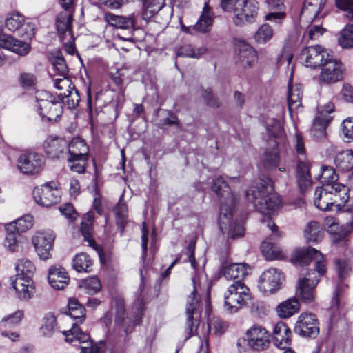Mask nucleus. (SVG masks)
<instances>
[{
  "mask_svg": "<svg viewBox=\"0 0 353 353\" xmlns=\"http://www.w3.org/2000/svg\"><path fill=\"white\" fill-rule=\"evenodd\" d=\"M212 190L219 198L221 230L223 234L227 233L228 236L232 239L243 236L245 232L243 224L237 221H232L238 198L231 192L230 186L221 176L214 179Z\"/></svg>",
  "mask_w": 353,
  "mask_h": 353,
  "instance_id": "obj_1",
  "label": "nucleus"
},
{
  "mask_svg": "<svg viewBox=\"0 0 353 353\" xmlns=\"http://www.w3.org/2000/svg\"><path fill=\"white\" fill-rule=\"evenodd\" d=\"M272 190V187L269 182L261 180L256 186L247 191L246 197L256 210L270 215L281 203L279 196Z\"/></svg>",
  "mask_w": 353,
  "mask_h": 353,
  "instance_id": "obj_2",
  "label": "nucleus"
},
{
  "mask_svg": "<svg viewBox=\"0 0 353 353\" xmlns=\"http://www.w3.org/2000/svg\"><path fill=\"white\" fill-rule=\"evenodd\" d=\"M350 189L343 184H336L330 188H316L314 193L315 206L323 211L333 210V207L340 209L349 200Z\"/></svg>",
  "mask_w": 353,
  "mask_h": 353,
  "instance_id": "obj_3",
  "label": "nucleus"
},
{
  "mask_svg": "<svg viewBox=\"0 0 353 353\" xmlns=\"http://www.w3.org/2000/svg\"><path fill=\"white\" fill-rule=\"evenodd\" d=\"M39 115L49 122L57 121L63 113L61 101L50 92L38 90L35 95Z\"/></svg>",
  "mask_w": 353,
  "mask_h": 353,
  "instance_id": "obj_4",
  "label": "nucleus"
},
{
  "mask_svg": "<svg viewBox=\"0 0 353 353\" xmlns=\"http://www.w3.org/2000/svg\"><path fill=\"white\" fill-rule=\"evenodd\" d=\"M193 284V290L187 298L186 315L187 320L185 323V330L188 333L187 338L191 337L197 330L199 325L200 311V296L199 290L200 289V282L197 276L192 278Z\"/></svg>",
  "mask_w": 353,
  "mask_h": 353,
  "instance_id": "obj_5",
  "label": "nucleus"
},
{
  "mask_svg": "<svg viewBox=\"0 0 353 353\" xmlns=\"http://www.w3.org/2000/svg\"><path fill=\"white\" fill-rule=\"evenodd\" d=\"M250 299L249 289L240 281L230 285L225 294L224 306L230 314L237 312Z\"/></svg>",
  "mask_w": 353,
  "mask_h": 353,
  "instance_id": "obj_6",
  "label": "nucleus"
},
{
  "mask_svg": "<svg viewBox=\"0 0 353 353\" xmlns=\"http://www.w3.org/2000/svg\"><path fill=\"white\" fill-rule=\"evenodd\" d=\"M321 253L313 248H302L296 249L292 255V260L300 265H307L312 261H314V268L307 272H316L319 276H323L325 272V265L323 263Z\"/></svg>",
  "mask_w": 353,
  "mask_h": 353,
  "instance_id": "obj_7",
  "label": "nucleus"
},
{
  "mask_svg": "<svg viewBox=\"0 0 353 353\" xmlns=\"http://www.w3.org/2000/svg\"><path fill=\"white\" fill-rule=\"evenodd\" d=\"M246 339H239L237 346L241 347L242 342L247 341L248 345L254 352L267 350L270 345V334L263 327L254 325L247 330Z\"/></svg>",
  "mask_w": 353,
  "mask_h": 353,
  "instance_id": "obj_8",
  "label": "nucleus"
},
{
  "mask_svg": "<svg viewBox=\"0 0 353 353\" xmlns=\"http://www.w3.org/2000/svg\"><path fill=\"white\" fill-rule=\"evenodd\" d=\"M318 273L307 272L306 274H301L296 286V294L302 302L310 303L315 299V288L319 281Z\"/></svg>",
  "mask_w": 353,
  "mask_h": 353,
  "instance_id": "obj_9",
  "label": "nucleus"
},
{
  "mask_svg": "<svg viewBox=\"0 0 353 353\" xmlns=\"http://www.w3.org/2000/svg\"><path fill=\"white\" fill-rule=\"evenodd\" d=\"M63 333L67 342H79L80 353H102L101 348L97 344L94 343L93 341L90 339V335L82 332L76 323L73 324L70 330L64 331Z\"/></svg>",
  "mask_w": 353,
  "mask_h": 353,
  "instance_id": "obj_10",
  "label": "nucleus"
},
{
  "mask_svg": "<svg viewBox=\"0 0 353 353\" xmlns=\"http://www.w3.org/2000/svg\"><path fill=\"white\" fill-rule=\"evenodd\" d=\"M285 276L281 270L270 268L263 272L259 279V289L265 294H271L281 288Z\"/></svg>",
  "mask_w": 353,
  "mask_h": 353,
  "instance_id": "obj_11",
  "label": "nucleus"
},
{
  "mask_svg": "<svg viewBox=\"0 0 353 353\" xmlns=\"http://www.w3.org/2000/svg\"><path fill=\"white\" fill-rule=\"evenodd\" d=\"M321 71L319 80L324 84H332L343 79L344 67L337 59L327 57L321 65Z\"/></svg>",
  "mask_w": 353,
  "mask_h": 353,
  "instance_id": "obj_12",
  "label": "nucleus"
},
{
  "mask_svg": "<svg viewBox=\"0 0 353 353\" xmlns=\"http://www.w3.org/2000/svg\"><path fill=\"white\" fill-rule=\"evenodd\" d=\"M319 321L314 314L302 313L294 326V332L303 337L316 338L319 333Z\"/></svg>",
  "mask_w": 353,
  "mask_h": 353,
  "instance_id": "obj_13",
  "label": "nucleus"
},
{
  "mask_svg": "<svg viewBox=\"0 0 353 353\" xmlns=\"http://www.w3.org/2000/svg\"><path fill=\"white\" fill-rule=\"evenodd\" d=\"M55 234L52 231L37 232L32 239V243L39 257L47 260L51 257Z\"/></svg>",
  "mask_w": 353,
  "mask_h": 353,
  "instance_id": "obj_14",
  "label": "nucleus"
},
{
  "mask_svg": "<svg viewBox=\"0 0 353 353\" xmlns=\"http://www.w3.org/2000/svg\"><path fill=\"white\" fill-rule=\"evenodd\" d=\"M324 48L319 45L310 46L304 48L299 55L301 61L307 68H316L320 67L324 61L329 57Z\"/></svg>",
  "mask_w": 353,
  "mask_h": 353,
  "instance_id": "obj_15",
  "label": "nucleus"
},
{
  "mask_svg": "<svg viewBox=\"0 0 353 353\" xmlns=\"http://www.w3.org/2000/svg\"><path fill=\"white\" fill-rule=\"evenodd\" d=\"M259 11V3L255 0H241L239 7L235 10L234 23L236 26H242L245 22H252L256 17Z\"/></svg>",
  "mask_w": 353,
  "mask_h": 353,
  "instance_id": "obj_16",
  "label": "nucleus"
},
{
  "mask_svg": "<svg viewBox=\"0 0 353 353\" xmlns=\"http://www.w3.org/2000/svg\"><path fill=\"white\" fill-rule=\"evenodd\" d=\"M34 199L37 203L43 207H50L57 204L61 199L59 190L49 183H46L41 188H35L33 190Z\"/></svg>",
  "mask_w": 353,
  "mask_h": 353,
  "instance_id": "obj_17",
  "label": "nucleus"
},
{
  "mask_svg": "<svg viewBox=\"0 0 353 353\" xmlns=\"http://www.w3.org/2000/svg\"><path fill=\"white\" fill-rule=\"evenodd\" d=\"M5 26L11 32H17V35L25 39L34 36V29L30 23H25L24 17L19 13L13 14L6 19Z\"/></svg>",
  "mask_w": 353,
  "mask_h": 353,
  "instance_id": "obj_18",
  "label": "nucleus"
},
{
  "mask_svg": "<svg viewBox=\"0 0 353 353\" xmlns=\"http://www.w3.org/2000/svg\"><path fill=\"white\" fill-rule=\"evenodd\" d=\"M43 157L34 152L23 154L18 159L19 170L26 174L39 173L43 167Z\"/></svg>",
  "mask_w": 353,
  "mask_h": 353,
  "instance_id": "obj_19",
  "label": "nucleus"
},
{
  "mask_svg": "<svg viewBox=\"0 0 353 353\" xmlns=\"http://www.w3.org/2000/svg\"><path fill=\"white\" fill-rule=\"evenodd\" d=\"M268 227L271 230L272 234L265 239L261 246L263 254L270 260L278 259L281 254L280 251L274 243L280 236L281 234L278 231V228L270 219L268 220Z\"/></svg>",
  "mask_w": 353,
  "mask_h": 353,
  "instance_id": "obj_20",
  "label": "nucleus"
},
{
  "mask_svg": "<svg viewBox=\"0 0 353 353\" xmlns=\"http://www.w3.org/2000/svg\"><path fill=\"white\" fill-rule=\"evenodd\" d=\"M0 48L10 50L19 56L27 55L31 50L29 43L17 40L3 32L0 33Z\"/></svg>",
  "mask_w": 353,
  "mask_h": 353,
  "instance_id": "obj_21",
  "label": "nucleus"
},
{
  "mask_svg": "<svg viewBox=\"0 0 353 353\" xmlns=\"http://www.w3.org/2000/svg\"><path fill=\"white\" fill-rule=\"evenodd\" d=\"M46 154L51 159H63L67 157L68 142L59 137H49L45 141Z\"/></svg>",
  "mask_w": 353,
  "mask_h": 353,
  "instance_id": "obj_22",
  "label": "nucleus"
},
{
  "mask_svg": "<svg viewBox=\"0 0 353 353\" xmlns=\"http://www.w3.org/2000/svg\"><path fill=\"white\" fill-rule=\"evenodd\" d=\"M334 105L331 102L319 107L318 115L314 119L312 131L319 132L321 135L324 134L327 126L332 119L329 114L334 112Z\"/></svg>",
  "mask_w": 353,
  "mask_h": 353,
  "instance_id": "obj_23",
  "label": "nucleus"
},
{
  "mask_svg": "<svg viewBox=\"0 0 353 353\" xmlns=\"http://www.w3.org/2000/svg\"><path fill=\"white\" fill-rule=\"evenodd\" d=\"M11 283L21 300L28 301L34 293L33 281L32 279H29L28 276L26 277L16 276L14 279H12Z\"/></svg>",
  "mask_w": 353,
  "mask_h": 353,
  "instance_id": "obj_24",
  "label": "nucleus"
},
{
  "mask_svg": "<svg viewBox=\"0 0 353 353\" xmlns=\"http://www.w3.org/2000/svg\"><path fill=\"white\" fill-rule=\"evenodd\" d=\"M296 182L300 191L305 193L312 188V181L307 162L299 159L296 172Z\"/></svg>",
  "mask_w": 353,
  "mask_h": 353,
  "instance_id": "obj_25",
  "label": "nucleus"
},
{
  "mask_svg": "<svg viewBox=\"0 0 353 353\" xmlns=\"http://www.w3.org/2000/svg\"><path fill=\"white\" fill-rule=\"evenodd\" d=\"M249 266L246 263H228L224 262L221 268V273L228 280L240 281L249 274Z\"/></svg>",
  "mask_w": 353,
  "mask_h": 353,
  "instance_id": "obj_26",
  "label": "nucleus"
},
{
  "mask_svg": "<svg viewBox=\"0 0 353 353\" xmlns=\"http://www.w3.org/2000/svg\"><path fill=\"white\" fill-rule=\"evenodd\" d=\"M303 85L301 84H289L288 94V106L290 114L297 113L301 111L303 106L301 99L303 94Z\"/></svg>",
  "mask_w": 353,
  "mask_h": 353,
  "instance_id": "obj_27",
  "label": "nucleus"
},
{
  "mask_svg": "<svg viewBox=\"0 0 353 353\" xmlns=\"http://www.w3.org/2000/svg\"><path fill=\"white\" fill-rule=\"evenodd\" d=\"M68 159L80 158V160H88L89 148L85 141L79 137L72 139L70 143H68L67 155Z\"/></svg>",
  "mask_w": 353,
  "mask_h": 353,
  "instance_id": "obj_28",
  "label": "nucleus"
},
{
  "mask_svg": "<svg viewBox=\"0 0 353 353\" xmlns=\"http://www.w3.org/2000/svg\"><path fill=\"white\" fill-rule=\"evenodd\" d=\"M48 282L54 289L63 290L70 281L68 272L62 267H52L48 272Z\"/></svg>",
  "mask_w": 353,
  "mask_h": 353,
  "instance_id": "obj_29",
  "label": "nucleus"
},
{
  "mask_svg": "<svg viewBox=\"0 0 353 353\" xmlns=\"http://www.w3.org/2000/svg\"><path fill=\"white\" fill-rule=\"evenodd\" d=\"M214 19L212 8L208 3H205L201 14L197 22L193 26V29L200 32H207L211 29Z\"/></svg>",
  "mask_w": 353,
  "mask_h": 353,
  "instance_id": "obj_30",
  "label": "nucleus"
},
{
  "mask_svg": "<svg viewBox=\"0 0 353 353\" xmlns=\"http://www.w3.org/2000/svg\"><path fill=\"white\" fill-rule=\"evenodd\" d=\"M292 332L287 325L283 322L276 323L273 330V337L274 345L281 348L285 349L289 345Z\"/></svg>",
  "mask_w": 353,
  "mask_h": 353,
  "instance_id": "obj_31",
  "label": "nucleus"
},
{
  "mask_svg": "<svg viewBox=\"0 0 353 353\" xmlns=\"http://www.w3.org/2000/svg\"><path fill=\"white\" fill-rule=\"evenodd\" d=\"M238 62L241 65L245 68L250 67L256 61V54L254 50L245 42H239L236 48Z\"/></svg>",
  "mask_w": 353,
  "mask_h": 353,
  "instance_id": "obj_32",
  "label": "nucleus"
},
{
  "mask_svg": "<svg viewBox=\"0 0 353 353\" xmlns=\"http://www.w3.org/2000/svg\"><path fill=\"white\" fill-rule=\"evenodd\" d=\"M299 309L300 303L298 299L291 297L278 305L276 310L281 318L287 319L296 314Z\"/></svg>",
  "mask_w": 353,
  "mask_h": 353,
  "instance_id": "obj_33",
  "label": "nucleus"
},
{
  "mask_svg": "<svg viewBox=\"0 0 353 353\" xmlns=\"http://www.w3.org/2000/svg\"><path fill=\"white\" fill-rule=\"evenodd\" d=\"M142 18L148 21L158 13L165 6V0H141Z\"/></svg>",
  "mask_w": 353,
  "mask_h": 353,
  "instance_id": "obj_34",
  "label": "nucleus"
},
{
  "mask_svg": "<svg viewBox=\"0 0 353 353\" xmlns=\"http://www.w3.org/2000/svg\"><path fill=\"white\" fill-rule=\"evenodd\" d=\"M104 19L110 26L118 28L130 29L134 26V19L132 15L124 17L112 13H105Z\"/></svg>",
  "mask_w": 353,
  "mask_h": 353,
  "instance_id": "obj_35",
  "label": "nucleus"
},
{
  "mask_svg": "<svg viewBox=\"0 0 353 353\" xmlns=\"http://www.w3.org/2000/svg\"><path fill=\"white\" fill-rule=\"evenodd\" d=\"M321 170V174L318 175L316 179L320 180L323 188H330V186L340 184L337 183L339 176L333 167L323 165Z\"/></svg>",
  "mask_w": 353,
  "mask_h": 353,
  "instance_id": "obj_36",
  "label": "nucleus"
},
{
  "mask_svg": "<svg viewBox=\"0 0 353 353\" xmlns=\"http://www.w3.org/2000/svg\"><path fill=\"white\" fill-rule=\"evenodd\" d=\"M334 163L342 171L353 170V150H347L338 153L334 158Z\"/></svg>",
  "mask_w": 353,
  "mask_h": 353,
  "instance_id": "obj_37",
  "label": "nucleus"
},
{
  "mask_svg": "<svg viewBox=\"0 0 353 353\" xmlns=\"http://www.w3.org/2000/svg\"><path fill=\"white\" fill-rule=\"evenodd\" d=\"M92 265L93 263L90 256L85 252L77 254L72 260V267L78 272H90L92 270Z\"/></svg>",
  "mask_w": 353,
  "mask_h": 353,
  "instance_id": "obj_38",
  "label": "nucleus"
},
{
  "mask_svg": "<svg viewBox=\"0 0 353 353\" xmlns=\"http://www.w3.org/2000/svg\"><path fill=\"white\" fill-rule=\"evenodd\" d=\"M57 98L63 103H65L68 108L74 109L78 106L81 97L79 92L76 89L75 86L71 90H68L67 92H60Z\"/></svg>",
  "mask_w": 353,
  "mask_h": 353,
  "instance_id": "obj_39",
  "label": "nucleus"
},
{
  "mask_svg": "<svg viewBox=\"0 0 353 353\" xmlns=\"http://www.w3.org/2000/svg\"><path fill=\"white\" fill-rule=\"evenodd\" d=\"M323 232L318 222L312 221L307 223L304 236L308 242H319L323 238Z\"/></svg>",
  "mask_w": 353,
  "mask_h": 353,
  "instance_id": "obj_40",
  "label": "nucleus"
},
{
  "mask_svg": "<svg viewBox=\"0 0 353 353\" xmlns=\"http://www.w3.org/2000/svg\"><path fill=\"white\" fill-rule=\"evenodd\" d=\"M32 226V217L30 215L24 216L6 226L8 232L22 233L30 229Z\"/></svg>",
  "mask_w": 353,
  "mask_h": 353,
  "instance_id": "obj_41",
  "label": "nucleus"
},
{
  "mask_svg": "<svg viewBox=\"0 0 353 353\" xmlns=\"http://www.w3.org/2000/svg\"><path fill=\"white\" fill-rule=\"evenodd\" d=\"M72 10L63 11L60 12L57 17V28L59 33L64 34L71 30L72 21Z\"/></svg>",
  "mask_w": 353,
  "mask_h": 353,
  "instance_id": "obj_42",
  "label": "nucleus"
},
{
  "mask_svg": "<svg viewBox=\"0 0 353 353\" xmlns=\"http://www.w3.org/2000/svg\"><path fill=\"white\" fill-rule=\"evenodd\" d=\"M16 270L17 272L16 276H21L23 277L28 276L29 279H32L35 271V267L30 260L23 259L18 261L16 265Z\"/></svg>",
  "mask_w": 353,
  "mask_h": 353,
  "instance_id": "obj_43",
  "label": "nucleus"
},
{
  "mask_svg": "<svg viewBox=\"0 0 353 353\" xmlns=\"http://www.w3.org/2000/svg\"><path fill=\"white\" fill-rule=\"evenodd\" d=\"M339 43L343 48H353V25L347 24L341 30Z\"/></svg>",
  "mask_w": 353,
  "mask_h": 353,
  "instance_id": "obj_44",
  "label": "nucleus"
},
{
  "mask_svg": "<svg viewBox=\"0 0 353 353\" xmlns=\"http://www.w3.org/2000/svg\"><path fill=\"white\" fill-rule=\"evenodd\" d=\"M23 317V312L17 310L14 314L3 318L0 321L1 329H10L18 325Z\"/></svg>",
  "mask_w": 353,
  "mask_h": 353,
  "instance_id": "obj_45",
  "label": "nucleus"
},
{
  "mask_svg": "<svg viewBox=\"0 0 353 353\" xmlns=\"http://www.w3.org/2000/svg\"><path fill=\"white\" fill-rule=\"evenodd\" d=\"M205 51L204 48L195 49L191 45H183L178 50L177 56L199 59Z\"/></svg>",
  "mask_w": 353,
  "mask_h": 353,
  "instance_id": "obj_46",
  "label": "nucleus"
},
{
  "mask_svg": "<svg viewBox=\"0 0 353 353\" xmlns=\"http://www.w3.org/2000/svg\"><path fill=\"white\" fill-rule=\"evenodd\" d=\"M57 323L56 318L52 314H47L43 319V324L41 327V332L46 336H50L54 332Z\"/></svg>",
  "mask_w": 353,
  "mask_h": 353,
  "instance_id": "obj_47",
  "label": "nucleus"
},
{
  "mask_svg": "<svg viewBox=\"0 0 353 353\" xmlns=\"http://www.w3.org/2000/svg\"><path fill=\"white\" fill-rule=\"evenodd\" d=\"M273 35L272 27L268 24H263L254 34V39L259 43H265L269 41Z\"/></svg>",
  "mask_w": 353,
  "mask_h": 353,
  "instance_id": "obj_48",
  "label": "nucleus"
},
{
  "mask_svg": "<svg viewBox=\"0 0 353 353\" xmlns=\"http://www.w3.org/2000/svg\"><path fill=\"white\" fill-rule=\"evenodd\" d=\"M347 285L342 283H339L335 289L333 294V298L330 303V310L333 314H336L341 308L342 304L340 301V295Z\"/></svg>",
  "mask_w": 353,
  "mask_h": 353,
  "instance_id": "obj_49",
  "label": "nucleus"
},
{
  "mask_svg": "<svg viewBox=\"0 0 353 353\" xmlns=\"http://www.w3.org/2000/svg\"><path fill=\"white\" fill-rule=\"evenodd\" d=\"M82 287L84 288L87 293L93 294L99 292L101 288V285L97 277L92 276L85 279L83 281Z\"/></svg>",
  "mask_w": 353,
  "mask_h": 353,
  "instance_id": "obj_50",
  "label": "nucleus"
},
{
  "mask_svg": "<svg viewBox=\"0 0 353 353\" xmlns=\"http://www.w3.org/2000/svg\"><path fill=\"white\" fill-rule=\"evenodd\" d=\"M53 68L60 76L68 75V68L65 61L60 52L52 61Z\"/></svg>",
  "mask_w": 353,
  "mask_h": 353,
  "instance_id": "obj_51",
  "label": "nucleus"
},
{
  "mask_svg": "<svg viewBox=\"0 0 353 353\" xmlns=\"http://www.w3.org/2000/svg\"><path fill=\"white\" fill-rule=\"evenodd\" d=\"M338 8L345 12V17L353 21V0H335Z\"/></svg>",
  "mask_w": 353,
  "mask_h": 353,
  "instance_id": "obj_52",
  "label": "nucleus"
},
{
  "mask_svg": "<svg viewBox=\"0 0 353 353\" xmlns=\"http://www.w3.org/2000/svg\"><path fill=\"white\" fill-rule=\"evenodd\" d=\"M279 161V152L276 147L265 152L264 164L266 167H276Z\"/></svg>",
  "mask_w": 353,
  "mask_h": 353,
  "instance_id": "obj_53",
  "label": "nucleus"
},
{
  "mask_svg": "<svg viewBox=\"0 0 353 353\" xmlns=\"http://www.w3.org/2000/svg\"><path fill=\"white\" fill-rule=\"evenodd\" d=\"M201 97L205 101L206 105L212 108H218L221 105L219 99L214 95L210 90H203Z\"/></svg>",
  "mask_w": 353,
  "mask_h": 353,
  "instance_id": "obj_54",
  "label": "nucleus"
},
{
  "mask_svg": "<svg viewBox=\"0 0 353 353\" xmlns=\"http://www.w3.org/2000/svg\"><path fill=\"white\" fill-rule=\"evenodd\" d=\"M115 318L114 323H119L123 321V319L127 316L125 313V303L123 299L117 298L115 299Z\"/></svg>",
  "mask_w": 353,
  "mask_h": 353,
  "instance_id": "obj_55",
  "label": "nucleus"
},
{
  "mask_svg": "<svg viewBox=\"0 0 353 353\" xmlns=\"http://www.w3.org/2000/svg\"><path fill=\"white\" fill-rule=\"evenodd\" d=\"M61 77V78L54 79V85L57 89L60 90H65L63 92H67L68 90L74 88V85L67 75H63Z\"/></svg>",
  "mask_w": 353,
  "mask_h": 353,
  "instance_id": "obj_56",
  "label": "nucleus"
},
{
  "mask_svg": "<svg viewBox=\"0 0 353 353\" xmlns=\"http://www.w3.org/2000/svg\"><path fill=\"white\" fill-rule=\"evenodd\" d=\"M141 318V317L140 316L139 319L132 320L130 317L127 316L123 319V321L122 323H115V325L122 327L125 333L128 334L132 333L134 327L139 324Z\"/></svg>",
  "mask_w": 353,
  "mask_h": 353,
  "instance_id": "obj_57",
  "label": "nucleus"
},
{
  "mask_svg": "<svg viewBox=\"0 0 353 353\" xmlns=\"http://www.w3.org/2000/svg\"><path fill=\"white\" fill-rule=\"evenodd\" d=\"M342 133L347 141L350 142L353 140V117L345 119L341 125Z\"/></svg>",
  "mask_w": 353,
  "mask_h": 353,
  "instance_id": "obj_58",
  "label": "nucleus"
},
{
  "mask_svg": "<svg viewBox=\"0 0 353 353\" xmlns=\"http://www.w3.org/2000/svg\"><path fill=\"white\" fill-rule=\"evenodd\" d=\"M68 161L70 163V168L72 171L79 174L85 172L88 161L80 160V158H74L68 159Z\"/></svg>",
  "mask_w": 353,
  "mask_h": 353,
  "instance_id": "obj_59",
  "label": "nucleus"
},
{
  "mask_svg": "<svg viewBox=\"0 0 353 353\" xmlns=\"http://www.w3.org/2000/svg\"><path fill=\"white\" fill-rule=\"evenodd\" d=\"M166 114V117L164 119L159 121V126L160 128H164L165 125L171 126L176 125L179 126V122L177 116L168 110H163Z\"/></svg>",
  "mask_w": 353,
  "mask_h": 353,
  "instance_id": "obj_60",
  "label": "nucleus"
},
{
  "mask_svg": "<svg viewBox=\"0 0 353 353\" xmlns=\"http://www.w3.org/2000/svg\"><path fill=\"white\" fill-rule=\"evenodd\" d=\"M4 245L11 251H16L18 249V241L14 232H8L5 238Z\"/></svg>",
  "mask_w": 353,
  "mask_h": 353,
  "instance_id": "obj_61",
  "label": "nucleus"
},
{
  "mask_svg": "<svg viewBox=\"0 0 353 353\" xmlns=\"http://www.w3.org/2000/svg\"><path fill=\"white\" fill-rule=\"evenodd\" d=\"M19 81L22 87L28 88L34 85L36 78L32 73L23 72L20 74Z\"/></svg>",
  "mask_w": 353,
  "mask_h": 353,
  "instance_id": "obj_62",
  "label": "nucleus"
},
{
  "mask_svg": "<svg viewBox=\"0 0 353 353\" xmlns=\"http://www.w3.org/2000/svg\"><path fill=\"white\" fill-rule=\"evenodd\" d=\"M241 0H221L220 6L225 12H233L235 14V10L239 7V3Z\"/></svg>",
  "mask_w": 353,
  "mask_h": 353,
  "instance_id": "obj_63",
  "label": "nucleus"
},
{
  "mask_svg": "<svg viewBox=\"0 0 353 353\" xmlns=\"http://www.w3.org/2000/svg\"><path fill=\"white\" fill-rule=\"evenodd\" d=\"M285 18V13L281 11H272L269 14H266L265 19L269 21L275 23L276 24H280L283 19Z\"/></svg>",
  "mask_w": 353,
  "mask_h": 353,
  "instance_id": "obj_64",
  "label": "nucleus"
}]
</instances>
